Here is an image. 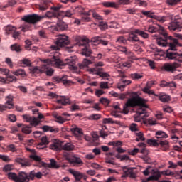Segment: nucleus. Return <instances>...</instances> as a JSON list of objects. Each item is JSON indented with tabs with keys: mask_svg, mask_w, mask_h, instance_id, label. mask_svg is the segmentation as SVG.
I'll return each instance as SVG.
<instances>
[{
	"mask_svg": "<svg viewBox=\"0 0 182 182\" xmlns=\"http://www.w3.org/2000/svg\"><path fill=\"white\" fill-rule=\"evenodd\" d=\"M137 35H139L141 38L144 39H147L149 38V34L144 31H141L140 29H136Z\"/></svg>",
	"mask_w": 182,
	"mask_h": 182,
	"instance_id": "de8ad7c7",
	"label": "nucleus"
},
{
	"mask_svg": "<svg viewBox=\"0 0 182 182\" xmlns=\"http://www.w3.org/2000/svg\"><path fill=\"white\" fill-rule=\"evenodd\" d=\"M168 46H169V49H168L167 50H169V52H176V50H177V46H181L178 43V40L173 39V42L169 43L168 44Z\"/></svg>",
	"mask_w": 182,
	"mask_h": 182,
	"instance_id": "393cba45",
	"label": "nucleus"
},
{
	"mask_svg": "<svg viewBox=\"0 0 182 182\" xmlns=\"http://www.w3.org/2000/svg\"><path fill=\"white\" fill-rule=\"evenodd\" d=\"M91 12L92 13V17L95 19H97V21H103V17L99 15L95 10H92Z\"/></svg>",
	"mask_w": 182,
	"mask_h": 182,
	"instance_id": "864d4df0",
	"label": "nucleus"
},
{
	"mask_svg": "<svg viewBox=\"0 0 182 182\" xmlns=\"http://www.w3.org/2000/svg\"><path fill=\"white\" fill-rule=\"evenodd\" d=\"M56 16H58V14L56 13H53L50 11H48L45 14V15L40 16V19H43L45 18L50 19V18H56Z\"/></svg>",
	"mask_w": 182,
	"mask_h": 182,
	"instance_id": "2f4dec72",
	"label": "nucleus"
},
{
	"mask_svg": "<svg viewBox=\"0 0 182 182\" xmlns=\"http://www.w3.org/2000/svg\"><path fill=\"white\" fill-rule=\"evenodd\" d=\"M95 59L96 57L91 56L90 59L84 58L82 63H79V69H85V68H87L89 65H93L95 63Z\"/></svg>",
	"mask_w": 182,
	"mask_h": 182,
	"instance_id": "ddd939ff",
	"label": "nucleus"
},
{
	"mask_svg": "<svg viewBox=\"0 0 182 182\" xmlns=\"http://www.w3.org/2000/svg\"><path fill=\"white\" fill-rule=\"evenodd\" d=\"M137 35V29H134L129 31L127 41L131 42V43H136V42L139 41V36Z\"/></svg>",
	"mask_w": 182,
	"mask_h": 182,
	"instance_id": "f8f14e48",
	"label": "nucleus"
},
{
	"mask_svg": "<svg viewBox=\"0 0 182 182\" xmlns=\"http://www.w3.org/2000/svg\"><path fill=\"white\" fill-rule=\"evenodd\" d=\"M12 170H15V166L14 164H6L3 167V171H4V173H8V171H12Z\"/></svg>",
	"mask_w": 182,
	"mask_h": 182,
	"instance_id": "58836bf2",
	"label": "nucleus"
},
{
	"mask_svg": "<svg viewBox=\"0 0 182 182\" xmlns=\"http://www.w3.org/2000/svg\"><path fill=\"white\" fill-rule=\"evenodd\" d=\"M161 174L163 176H174V172L170 170L162 171Z\"/></svg>",
	"mask_w": 182,
	"mask_h": 182,
	"instance_id": "774afa93",
	"label": "nucleus"
},
{
	"mask_svg": "<svg viewBox=\"0 0 182 182\" xmlns=\"http://www.w3.org/2000/svg\"><path fill=\"white\" fill-rule=\"evenodd\" d=\"M169 31H181V19L176 18L168 26Z\"/></svg>",
	"mask_w": 182,
	"mask_h": 182,
	"instance_id": "9b49d317",
	"label": "nucleus"
},
{
	"mask_svg": "<svg viewBox=\"0 0 182 182\" xmlns=\"http://www.w3.org/2000/svg\"><path fill=\"white\" fill-rule=\"evenodd\" d=\"M17 182H29L28 173H26L25 171L18 172V175L17 176Z\"/></svg>",
	"mask_w": 182,
	"mask_h": 182,
	"instance_id": "5701e85b",
	"label": "nucleus"
},
{
	"mask_svg": "<svg viewBox=\"0 0 182 182\" xmlns=\"http://www.w3.org/2000/svg\"><path fill=\"white\" fill-rule=\"evenodd\" d=\"M101 39L102 38L100 36H95L91 38V42L95 43L94 45H100Z\"/></svg>",
	"mask_w": 182,
	"mask_h": 182,
	"instance_id": "5fc2aeb1",
	"label": "nucleus"
},
{
	"mask_svg": "<svg viewBox=\"0 0 182 182\" xmlns=\"http://www.w3.org/2000/svg\"><path fill=\"white\" fill-rule=\"evenodd\" d=\"M40 73H46V76H53L55 70L52 68H49L48 65H43L40 70Z\"/></svg>",
	"mask_w": 182,
	"mask_h": 182,
	"instance_id": "2eb2a0df",
	"label": "nucleus"
},
{
	"mask_svg": "<svg viewBox=\"0 0 182 182\" xmlns=\"http://www.w3.org/2000/svg\"><path fill=\"white\" fill-rule=\"evenodd\" d=\"M131 77L132 79H133V80H139V79H141V77H143V75L137 73H135L131 74Z\"/></svg>",
	"mask_w": 182,
	"mask_h": 182,
	"instance_id": "6e6d98bb",
	"label": "nucleus"
},
{
	"mask_svg": "<svg viewBox=\"0 0 182 182\" xmlns=\"http://www.w3.org/2000/svg\"><path fill=\"white\" fill-rule=\"evenodd\" d=\"M153 175L147 178V181H158V180L161 177V173L159 170H152Z\"/></svg>",
	"mask_w": 182,
	"mask_h": 182,
	"instance_id": "6ab92c4d",
	"label": "nucleus"
},
{
	"mask_svg": "<svg viewBox=\"0 0 182 182\" xmlns=\"http://www.w3.org/2000/svg\"><path fill=\"white\" fill-rule=\"evenodd\" d=\"M6 82H16V77H15V76H14L12 75H9L6 77Z\"/></svg>",
	"mask_w": 182,
	"mask_h": 182,
	"instance_id": "0e129e2a",
	"label": "nucleus"
},
{
	"mask_svg": "<svg viewBox=\"0 0 182 182\" xmlns=\"http://www.w3.org/2000/svg\"><path fill=\"white\" fill-rule=\"evenodd\" d=\"M141 114H144L142 116V119L145 117H149V114H147V111L144 109V107H140L139 109L136 111V114L134 116V120L136 123H140L141 122V117L140 116Z\"/></svg>",
	"mask_w": 182,
	"mask_h": 182,
	"instance_id": "6e6552de",
	"label": "nucleus"
},
{
	"mask_svg": "<svg viewBox=\"0 0 182 182\" xmlns=\"http://www.w3.org/2000/svg\"><path fill=\"white\" fill-rule=\"evenodd\" d=\"M178 68H181V64L177 63V62H173L164 64L162 69L168 73H174V72H177Z\"/></svg>",
	"mask_w": 182,
	"mask_h": 182,
	"instance_id": "423d86ee",
	"label": "nucleus"
},
{
	"mask_svg": "<svg viewBox=\"0 0 182 182\" xmlns=\"http://www.w3.org/2000/svg\"><path fill=\"white\" fill-rule=\"evenodd\" d=\"M28 181H31V180H35V177H36L35 170L31 171L29 173H28Z\"/></svg>",
	"mask_w": 182,
	"mask_h": 182,
	"instance_id": "bf43d9fd",
	"label": "nucleus"
},
{
	"mask_svg": "<svg viewBox=\"0 0 182 182\" xmlns=\"http://www.w3.org/2000/svg\"><path fill=\"white\" fill-rule=\"evenodd\" d=\"M99 27H100V29H101V31H106V29H108L109 26L107 25V23L103 21H101L100 23Z\"/></svg>",
	"mask_w": 182,
	"mask_h": 182,
	"instance_id": "13d9d810",
	"label": "nucleus"
},
{
	"mask_svg": "<svg viewBox=\"0 0 182 182\" xmlns=\"http://www.w3.org/2000/svg\"><path fill=\"white\" fill-rule=\"evenodd\" d=\"M159 146L162 151H168L170 150V142L166 139H159Z\"/></svg>",
	"mask_w": 182,
	"mask_h": 182,
	"instance_id": "dca6fc26",
	"label": "nucleus"
},
{
	"mask_svg": "<svg viewBox=\"0 0 182 182\" xmlns=\"http://www.w3.org/2000/svg\"><path fill=\"white\" fill-rule=\"evenodd\" d=\"M7 178L9 180H11V181L18 182V175L15 172H9Z\"/></svg>",
	"mask_w": 182,
	"mask_h": 182,
	"instance_id": "72a5a7b5",
	"label": "nucleus"
},
{
	"mask_svg": "<svg viewBox=\"0 0 182 182\" xmlns=\"http://www.w3.org/2000/svg\"><path fill=\"white\" fill-rule=\"evenodd\" d=\"M143 123L144 124H149V126H156V124H157L156 119L151 117L144 119Z\"/></svg>",
	"mask_w": 182,
	"mask_h": 182,
	"instance_id": "c9c22d12",
	"label": "nucleus"
},
{
	"mask_svg": "<svg viewBox=\"0 0 182 182\" xmlns=\"http://www.w3.org/2000/svg\"><path fill=\"white\" fill-rule=\"evenodd\" d=\"M23 120H26L27 123H30L31 126H33V127H36V126H39V123L41 121L37 119L35 117H31V115L26 114L23 115Z\"/></svg>",
	"mask_w": 182,
	"mask_h": 182,
	"instance_id": "9d476101",
	"label": "nucleus"
},
{
	"mask_svg": "<svg viewBox=\"0 0 182 182\" xmlns=\"http://www.w3.org/2000/svg\"><path fill=\"white\" fill-rule=\"evenodd\" d=\"M61 150L72 151V150H75V146L70 143H66L63 146H61Z\"/></svg>",
	"mask_w": 182,
	"mask_h": 182,
	"instance_id": "473e14b6",
	"label": "nucleus"
},
{
	"mask_svg": "<svg viewBox=\"0 0 182 182\" xmlns=\"http://www.w3.org/2000/svg\"><path fill=\"white\" fill-rule=\"evenodd\" d=\"M10 48L13 52H17V53H19V52L22 51V48H21V46L18 44H13L11 46Z\"/></svg>",
	"mask_w": 182,
	"mask_h": 182,
	"instance_id": "49530a36",
	"label": "nucleus"
},
{
	"mask_svg": "<svg viewBox=\"0 0 182 182\" xmlns=\"http://www.w3.org/2000/svg\"><path fill=\"white\" fill-rule=\"evenodd\" d=\"M100 70H103V68L100 67V68H90L88 69V72H90V73H92V75H97V73H99Z\"/></svg>",
	"mask_w": 182,
	"mask_h": 182,
	"instance_id": "a18cd8bd",
	"label": "nucleus"
},
{
	"mask_svg": "<svg viewBox=\"0 0 182 182\" xmlns=\"http://www.w3.org/2000/svg\"><path fill=\"white\" fill-rule=\"evenodd\" d=\"M142 14L143 15H145V16L151 18L152 19H156V18H157V16L154 14V13H151L150 11H143Z\"/></svg>",
	"mask_w": 182,
	"mask_h": 182,
	"instance_id": "09e8293b",
	"label": "nucleus"
},
{
	"mask_svg": "<svg viewBox=\"0 0 182 182\" xmlns=\"http://www.w3.org/2000/svg\"><path fill=\"white\" fill-rule=\"evenodd\" d=\"M21 19L26 22L22 27L21 31L23 32H28V31L32 28V25H35L36 22L41 21V17L38 14H33L26 15L23 16Z\"/></svg>",
	"mask_w": 182,
	"mask_h": 182,
	"instance_id": "7ed1b4c3",
	"label": "nucleus"
},
{
	"mask_svg": "<svg viewBox=\"0 0 182 182\" xmlns=\"http://www.w3.org/2000/svg\"><path fill=\"white\" fill-rule=\"evenodd\" d=\"M68 26L65 21L62 20H58L57 21V31H66Z\"/></svg>",
	"mask_w": 182,
	"mask_h": 182,
	"instance_id": "c85d7f7f",
	"label": "nucleus"
},
{
	"mask_svg": "<svg viewBox=\"0 0 182 182\" xmlns=\"http://www.w3.org/2000/svg\"><path fill=\"white\" fill-rule=\"evenodd\" d=\"M73 40L76 42L77 46H84V48L82 49L81 55L86 58H90V55H92V50L89 48L90 40L87 37L80 36H75Z\"/></svg>",
	"mask_w": 182,
	"mask_h": 182,
	"instance_id": "f03ea898",
	"label": "nucleus"
},
{
	"mask_svg": "<svg viewBox=\"0 0 182 182\" xmlns=\"http://www.w3.org/2000/svg\"><path fill=\"white\" fill-rule=\"evenodd\" d=\"M23 65H26L27 67L31 68L32 66V62L28 58H24L21 60Z\"/></svg>",
	"mask_w": 182,
	"mask_h": 182,
	"instance_id": "e2e57ef3",
	"label": "nucleus"
},
{
	"mask_svg": "<svg viewBox=\"0 0 182 182\" xmlns=\"http://www.w3.org/2000/svg\"><path fill=\"white\" fill-rule=\"evenodd\" d=\"M118 4H119V5H130V4H132V1H130V0H118Z\"/></svg>",
	"mask_w": 182,
	"mask_h": 182,
	"instance_id": "338daca9",
	"label": "nucleus"
},
{
	"mask_svg": "<svg viewBox=\"0 0 182 182\" xmlns=\"http://www.w3.org/2000/svg\"><path fill=\"white\" fill-rule=\"evenodd\" d=\"M72 15H75V10L73 9L61 11L58 13V16H62V18H72Z\"/></svg>",
	"mask_w": 182,
	"mask_h": 182,
	"instance_id": "412c9836",
	"label": "nucleus"
},
{
	"mask_svg": "<svg viewBox=\"0 0 182 182\" xmlns=\"http://www.w3.org/2000/svg\"><path fill=\"white\" fill-rule=\"evenodd\" d=\"M5 31H6V35H11V33H12V32L15 31V27L12 26L11 25H8L6 27Z\"/></svg>",
	"mask_w": 182,
	"mask_h": 182,
	"instance_id": "8fccbe9b",
	"label": "nucleus"
},
{
	"mask_svg": "<svg viewBox=\"0 0 182 182\" xmlns=\"http://www.w3.org/2000/svg\"><path fill=\"white\" fill-rule=\"evenodd\" d=\"M53 82H56L57 83H63L64 86H70L73 82L68 80V75H63L62 77L54 76L53 77Z\"/></svg>",
	"mask_w": 182,
	"mask_h": 182,
	"instance_id": "0eeeda50",
	"label": "nucleus"
},
{
	"mask_svg": "<svg viewBox=\"0 0 182 182\" xmlns=\"http://www.w3.org/2000/svg\"><path fill=\"white\" fill-rule=\"evenodd\" d=\"M129 130L131 132H139V128H137V124L132 123L129 126Z\"/></svg>",
	"mask_w": 182,
	"mask_h": 182,
	"instance_id": "052dcab7",
	"label": "nucleus"
},
{
	"mask_svg": "<svg viewBox=\"0 0 182 182\" xmlns=\"http://www.w3.org/2000/svg\"><path fill=\"white\" fill-rule=\"evenodd\" d=\"M97 74L100 77H110V75L106 72H103V70H100Z\"/></svg>",
	"mask_w": 182,
	"mask_h": 182,
	"instance_id": "4d7b16f0",
	"label": "nucleus"
},
{
	"mask_svg": "<svg viewBox=\"0 0 182 182\" xmlns=\"http://www.w3.org/2000/svg\"><path fill=\"white\" fill-rule=\"evenodd\" d=\"M148 100L140 97L139 92H132V97L129 98L123 107L124 114H129L128 107H144V109H149V105H147Z\"/></svg>",
	"mask_w": 182,
	"mask_h": 182,
	"instance_id": "f257e3e1",
	"label": "nucleus"
},
{
	"mask_svg": "<svg viewBox=\"0 0 182 182\" xmlns=\"http://www.w3.org/2000/svg\"><path fill=\"white\" fill-rule=\"evenodd\" d=\"M100 89H109L108 82H101L100 85Z\"/></svg>",
	"mask_w": 182,
	"mask_h": 182,
	"instance_id": "69168bd1",
	"label": "nucleus"
},
{
	"mask_svg": "<svg viewBox=\"0 0 182 182\" xmlns=\"http://www.w3.org/2000/svg\"><path fill=\"white\" fill-rule=\"evenodd\" d=\"M56 103L66 106V105H70V100L65 96H62L61 98L56 100Z\"/></svg>",
	"mask_w": 182,
	"mask_h": 182,
	"instance_id": "7c9ffc66",
	"label": "nucleus"
},
{
	"mask_svg": "<svg viewBox=\"0 0 182 182\" xmlns=\"http://www.w3.org/2000/svg\"><path fill=\"white\" fill-rule=\"evenodd\" d=\"M122 171L124 173V174H129V173L130 172L131 170H136V168L134 167H127L126 166H122Z\"/></svg>",
	"mask_w": 182,
	"mask_h": 182,
	"instance_id": "603ef678",
	"label": "nucleus"
},
{
	"mask_svg": "<svg viewBox=\"0 0 182 182\" xmlns=\"http://www.w3.org/2000/svg\"><path fill=\"white\" fill-rule=\"evenodd\" d=\"M67 161L73 166H79L83 164V161H82L80 157H77L76 156H73L71 158H67Z\"/></svg>",
	"mask_w": 182,
	"mask_h": 182,
	"instance_id": "f3484780",
	"label": "nucleus"
},
{
	"mask_svg": "<svg viewBox=\"0 0 182 182\" xmlns=\"http://www.w3.org/2000/svg\"><path fill=\"white\" fill-rule=\"evenodd\" d=\"M42 167H48V168H60V164H59L55 159H51L50 160V164H47L45 162H41Z\"/></svg>",
	"mask_w": 182,
	"mask_h": 182,
	"instance_id": "4468645a",
	"label": "nucleus"
},
{
	"mask_svg": "<svg viewBox=\"0 0 182 182\" xmlns=\"http://www.w3.org/2000/svg\"><path fill=\"white\" fill-rule=\"evenodd\" d=\"M151 49H152V50H154V53L155 56H161V53H163V50L158 48L157 47L153 46L151 47Z\"/></svg>",
	"mask_w": 182,
	"mask_h": 182,
	"instance_id": "a19ab883",
	"label": "nucleus"
},
{
	"mask_svg": "<svg viewBox=\"0 0 182 182\" xmlns=\"http://www.w3.org/2000/svg\"><path fill=\"white\" fill-rule=\"evenodd\" d=\"M55 45H57V46H60V48L68 46V45H69V37L65 35L58 36L55 41Z\"/></svg>",
	"mask_w": 182,
	"mask_h": 182,
	"instance_id": "1a4fd4ad",
	"label": "nucleus"
},
{
	"mask_svg": "<svg viewBox=\"0 0 182 182\" xmlns=\"http://www.w3.org/2000/svg\"><path fill=\"white\" fill-rule=\"evenodd\" d=\"M75 9L80 15H83L84 16H90V12H92V9L86 11L85 7H82V6L77 7Z\"/></svg>",
	"mask_w": 182,
	"mask_h": 182,
	"instance_id": "cd10ccee",
	"label": "nucleus"
},
{
	"mask_svg": "<svg viewBox=\"0 0 182 182\" xmlns=\"http://www.w3.org/2000/svg\"><path fill=\"white\" fill-rule=\"evenodd\" d=\"M103 6H105V8H117V4H116L114 2H110V1H105L102 3Z\"/></svg>",
	"mask_w": 182,
	"mask_h": 182,
	"instance_id": "79ce46f5",
	"label": "nucleus"
},
{
	"mask_svg": "<svg viewBox=\"0 0 182 182\" xmlns=\"http://www.w3.org/2000/svg\"><path fill=\"white\" fill-rule=\"evenodd\" d=\"M14 95H9L6 97V103L5 105H8V109H13L14 108Z\"/></svg>",
	"mask_w": 182,
	"mask_h": 182,
	"instance_id": "c756f323",
	"label": "nucleus"
},
{
	"mask_svg": "<svg viewBox=\"0 0 182 182\" xmlns=\"http://www.w3.org/2000/svg\"><path fill=\"white\" fill-rule=\"evenodd\" d=\"M156 139H160L159 140H161V139H167L168 137V135L163 131L156 132Z\"/></svg>",
	"mask_w": 182,
	"mask_h": 182,
	"instance_id": "f704fd0d",
	"label": "nucleus"
},
{
	"mask_svg": "<svg viewBox=\"0 0 182 182\" xmlns=\"http://www.w3.org/2000/svg\"><path fill=\"white\" fill-rule=\"evenodd\" d=\"M181 0H166V4L168 5H170L171 6H173L174 5H177L178 2H180Z\"/></svg>",
	"mask_w": 182,
	"mask_h": 182,
	"instance_id": "680f3d73",
	"label": "nucleus"
},
{
	"mask_svg": "<svg viewBox=\"0 0 182 182\" xmlns=\"http://www.w3.org/2000/svg\"><path fill=\"white\" fill-rule=\"evenodd\" d=\"M70 132L77 137V139H82V135L83 134V130L79 127L71 128Z\"/></svg>",
	"mask_w": 182,
	"mask_h": 182,
	"instance_id": "b1692460",
	"label": "nucleus"
},
{
	"mask_svg": "<svg viewBox=\"0 0 182 182\" xmlns=\"http://www.w3.org/2000/svg\"><path fill=\"white\" fill-rule=\"evenodd\" d=\"M101 117L100 114H92L88 117V120H99Z\"/></svg>",
	"mask_w": 182,
	"mask_h": 182,
	"instance_id": "3c124183",
	"label": "nucleus"
},
{
	"mask_svg": "<svg viewBox=\"0 0 182 182\" xmlns=\"http://www.w3.org/2000/svg\"><path fill=\"white\" fill-rule=\"evenodd\" d=\"M13 75H15V76H21V77H25V76H26V73L23 69H18L16 71H13Z\"/></svg>",
	"mask_w": 182,
	"mask_h": 182,
	"instance_id": "e433bc0d",
	"label": "nucleus"
},
{
	"mask_svg": "<svg viewBox=\"0 0 182 182\" xmlns=\"http://www.w3.org/2000/svg\"><path fill=\"white\" fill-rule=\"evenodd\" d=\"M16 163L21 164V167H29L31 166V162L25 158L17 157L14 159Z\"/></svg>",
	"mask_w": 182,
	"mask_h": 182,
	"instance_id": "aec40b11",
	"label": "nucleus"
},
{
	"mask_svg": "<svg viewBox=\"0 0 182 182\" xmlns=\"http://www.w3.org/2000/svg\"><path fill=\"white\" fill-rule=\"evenodd\" d=\"M21 132L24 134H31L32 133V127L29 125H23Z\"/></svg>",
	"mask_w": 182,
	"mask_h": 182,
	"instance_id": "4c0bfd02",
	"label": "nucleus"
},
{
	"mask_svg": "<svg viewBox=\"0 0 182 182\" xmlns=\"http://www.w3.org/2000/svg\"><path fill=\"white\" fill-rule=\"evenodd\" d=\"M50 149L55 151H60L62 150V142L58 139H54L50 144Z\"/></svg>",
	"mask_w": 182,
	"mask_h": 182,
	"instance_id": "a211bd4d",
	"label": "nucleus"
},
{
	"mask_svg": "<svg viewBox=\"0 0 182 182\" xmlns=\"http://www.w3.org/2000/svg\"><path fill=\"white\" fill-rule=\"evenodd\" d=\"M166 58H167L170 60H175V62H176L177 63H179V65H181L182 63L181 53L166 50Z\"/></svg>",
	"mask_w": 182,
	"mask_h": 182,
	"instance_id": "39448f33",
	"label": "nucleus"
},
{
	"mask_svg": "<svg viewBox=\"0 0 182 182\" xmlns=\"http://www.w3.org/2000/svg\"><path fill=\"white\" fill-rule=\"evenodd\" d=\"M103 124H118L117 121H113L112 118H104L102 120Z\"/></svg>",
	"mask_w": 182,
	"mask_h": 182,
	"instance_id": "ea45409f",
	"label": "nucleus"
},
{
	"mask_svg": "<svg viewBox=\"0 0 182 182\" xmlns=\"http://www.w3.org/2000/svg\"><path fill=\"white\" fill-rule=\"evenodd\" d=\"M156 97H159V100L160 102H162V103H168L171 100L170 95L164 93V92H160L158 94V95H155Z\"/></svg>",
	"mask_w": 182,
	"mask_h": 182,
	"instance_id": "4be33fe9",
	"label": "nucleus"
},
{
	"mask_svg": "<svg viewBox=\"0 0 182 182\" xmlns=\"http://www.w3.org/2000/svg\"><path fill=\"white\" fill-rule=\"evenodd\" d=\"M147 143L149 146H153V147H159V139H150L147 140Z\"/></svg>",
	"mask_w": 182,
	"mask_h": 182,
	"instance_id": "c03bdc74",
	"label": "nucleus"
},
{
	"mask_svg": "<svg viewBox=\"0 0 182 182\" xmlns=\"http://www.w3.org/2000/svg\"><path fill=\"white\" fill-rule=\"evenodd\" d=\"M69 173L73 175L74 178H75V181H80V180L83 178V173L77 171H75L73 169H69Z\"/></svg>",
	"mask_w": 182,
	"mask_h": 182,
	"instance_id": "bb28decb",
	"label": "nucleus"
},
{
	"mask_svg": "<svg viewBox=\"0 0 182 182\" xmlns=\"http://www.w3.org/2000/svg\"><path fill=\"white\" fill-rule=\"evenodd\" d=\"M54 62H55V65L56 66H66V64L65 63H63V61H62V60L56 58L55 56H54L53 58Z\"/></svg>",
	"mask_w": 182,
	"mask_h": 182,
	"instance_id": "37998d69",
	"label": "nucleus"
},
{
	"mask_svg": "<svg viewBox=\"0 0 182 182\" xmlns=\"http://www.w3.org/2000/svg\"><path fill=\"white\" fill-rule=\"evenodd\" d=\"M174 38L171 36H167V33H163V37H159L156 39V43L159 46H161L162 48H166L168 46V44L171 43L168 41H172V42H174Z\"/></svg>",
	"mask_w": 182,
	"mask_h": 182,
	"instance_id": "20e7f679",
	"label": "nucleus"
},
{
	"mask_svg": "<svg viewBox=\"0 0 182 182\" xmlns=\"http://www.w3.org/2000/svg\"><path fill=\"white\" fill-rule=\"evenodd\" d=\"M67 65H68V68L70 70H76L77 69V66L75 65L76 63V60H75L73 58H68L65 59Z\"/></svg>",
	"mask_w": 182,
	"mask_h": 182,
	"instance_id": "a878e982",
	"label": "nucleus"
}]
</instances>
